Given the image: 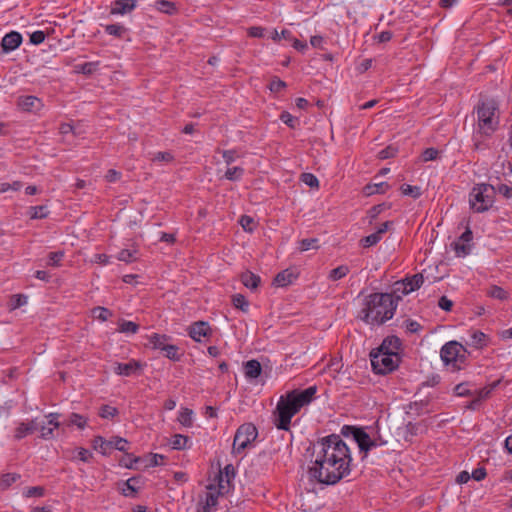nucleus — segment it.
I'll return each mask as SVG.
<instances>
[{"instance_id":"nucleus-42","label":"nucleus","mask_w":512,"mask_h":512,"mask_svg":"<svg viewBox=\"0 0 512 512\" xmlns=\"http://www.w3.org/2000/svg\"><path fill=\"white\" fill-rule=\"evenodd\" d=\"M136 483L137 480L135 478L128 479L121 489L122 494L126 497H133L137 492Z\"/></svg>"},{"instance_id":"nucleus-2","label":"nucleus","mask_w":512,"mask_h":512,"mask_svg":"<svg viewBox=\"0 0 512 512\" xmlns=\"http://www.w3.org/2000/svg\"><path fill=\"white\" fill-rule=\"evenodd\" d=\"M316 392V386H309L304 390L296 389L281 395L273 413L276 428L288 431L292 418L315 399Z\"/></svg>"},{"instance_id":"nucleus-27","label":"nucleus","mask_w":512,"mask_h":512,"mask_svg":"<svg viewBox=\"0 0 512 512\" xmlns=\"http://www.w3.org/2000/svg\"><path fill=\"white\" fill-rule=\"evenodd\" d=\"M193 416V410L185 407L180 409L177 420L182 426L189 428L193 425Z\"/></svg>"},{"instance_id":"nucleus-29","label":"nucleus","mask_w":512,"mask_h":512,"mask_svg":"<svg viewBox=\"0 0 512 512\" xmlns=\"http://www.w3.org/2000/svg\"><path fill=\"white\" fill-rule=\"evenodd\" d=\"M154 7L165 14L173 15L177 12V7L175 3L168 0H157L154 3Z\"/></svg>"},{"instance_id":"nucleus-41","label":"nucleus","mask_w":512,"mask_h":512,"mask_svg":"<svg viewBox=\"0 0 512 512\" xmlns=\"http://www.w3.org/2000/svg\"><path fill=\"white\" fill-rule=\"evenodd\" d=\"M488 296L498 299V300H506L508 298V293L500 286L493 285L487 291Z\"/></svg>"},{"instance_id":"nucleus-11","label":"nucleus","mask_w":512,"mask_h":512,"mask_svg":"<svg viewBox=\"0 0 512 512\" xmlns=\"http://www.w3.org/2000/svg\"><path fill=\"white\" fill-rule=\"evenodd\" d=\"M142 369H143V364L140 361H138L136 359H130L126 363L116 362L114 364L113 371L115 374H117L119 376L129 377V376L140 374Z\"/></svg>"},{"instance_id":"nucleus-5","label":"nucleus","mask_w":512,"mask_h":512,"mask_svg":"<svg viewBox=\"0 0 512 512\" xmlns=\"http://www.w3.org/2000/svg\"><path fill=\"white\" fill-rule=\"evenodd\" d=\"M469 207L474 213H484L495 203L494 185L488 183L475 184L469 192Z\"/></svg>"},{"instance_id":"nucleus-10","label":"nucleus","mask_w":512,"mask_h":512,"mask_svg":"<svg viewBox=\"0 0 512 512\" xmlns=\"http://www.w3.org/2000/svg\"><path fill=\"white\" fill-rule=\"evenodd\" d=\"M424 283V277L422 274H415L412 277L406 278L402 281L395 283V292H400L403 295H407L417 289H419Z\"/></svg>"},{"instance_id":"nucleus-39","label":"nucleus","mask_w":512,"mask_h":512,"mask_svg":"<svg viewBox=\"0 0 512 512\" xmlns=\"http://www.w3.org/2000/svg\"><path fill=\"white\" fill-rule=\"evenodd\" d=\"M20 478L16 473H6L0 477V489L5 490Z\"/></svg>"},{"instance_id":"nucleus-63","label":"nucleus","mask_w":512,"mask_h":512,"mask_svg":"<svg viewBox=\"0 0 512 512\" xmlns=\"http://www.w3.org/2000/svg\"><path fill=\"white\" fill-rule=\"evenodd\" d=\"M222 157L225 163L230 165L237 159L238 155L234 150H224L222 152Z\"/></svg>"},{"instance_id":"nucleus-9","label":"nucleus","mask_w":512,"mask_h":512,"mask_svg":"<svg viewBox=\"0 0 512 512\" xmlns=\"http://www.w3.org/2000/svg\"><path fill=\"white\" fill-rule=\"evenodd\" d=\"M256 427L251 423L242 424L236 431L233 441V452L242 453L257 438Z\"/></svg>"},{"instance_id":"nucleus-12","label":"nucleus","mask_w":512,"mask_h":512,"mask_svg":"<svg viewBox=\"0 0 512 512\" xmlns=\"http://www.w3.org/2000/svg\"><path fill=\"white\" fill-rule=\"evenodd\" d=\"M38 428L39 425L36 419L17 422L16 427L14 429L13 437L15 440L19 441L33 434Z\"/></svg>"},{"instance_id":"nucleus-55","label":"nucleus","mask_w":512,"mask_h":512,"mask_svg":"<svg viewBox=\"0 0 512 512\" xmlns=\"http://www.w3.org/2000/svg\"><path fill=\"white\" fill-rule=\"evenodd\" d=\"M439 151L435 148H427L422 153V160L424 162L433 161L438 158Z\"/></svg>"},{"instance_id":"nucleus-31","label":"nucleus","mask_w":512,"mask_h":512,"mask_svg":"<svg viewBox=\"0 0 512 512\" xmlns=\"http://www.w3.org/2000/svg\"><path fill=\"white\" fill-rule=\"evenodd\" d=\"M64 257L65 252L63 250L50 252L47 256L46 266L58 268L62 265Z\"/></svg>"},{"instance_id":"nucleus-43","label":"nucleus","mask_w":512,"mask_h":512,"mask_svg":"<svg viewBox=\"0 0 512 512\" xmlns=\"http://www.w3.org/2000/svg\"><path fill=\"white\" fill-rule=\"evenodd\" d=\"M92 315L95 319L105 322L109 317H111L112 313L109 309L98 306L92 310Z\"/></svg>"},{"instance_id":"nucleus-4","label":"nucleus","mask_w":512,"mask_h":512,"mask_svg":"<svg viewBox=\"0 0 512 512\" xmlns=\"http://www.w3.org/2000/svg\"><path fill=\"white\" fill-rule=\"evenodd\" d=\"M397 302L392 294L373 293L366 297L361 311L362 320L370 325H380L393 318Z\"/></svg>"},{"instance_id":"nucleus-45","label":"nucleus","mask_w":512,"mask_h":512,"mask_svg":"<svg viewBox=\"0 0 512 512\" xmlns=\"http://www.w3.org/2000/svg\"><path fill=\"white\" fill-rule=\"evenodd\" d=\"M232 303L235 308L240 309L243 312H246L249 307V303L246 300L245 296L242 294H236L232 298Z\"/></svg>"},{"instance_id":"nucleus-14","label":"nucleus","mask_w":512,"mask_h":512,"mask_svg":"<svg viewBox=\"0 0 512 512\" xmlns=\"http://www.w3.org/2000/svg\"><path fill=\"white\" fill-rule=\"evenodd\" d=\"M235 476V470L233 465L228 464L224 467L223 471H220L218 475V494L227 493L230 489V482Z\"/></svg>"},{"instance_id":"nucleus-52","label":"nucleus","mask_w":512,"mask_h":512,"mask_svg":"<svg viewBox=\"0 0 512 512\" xmlns=\"http://www.w3.org/2000/svg\"><path fill=\"white\" fill-rule=\"evenodd\" d=\"M45 494V490L43 487L41 486H33V487H29L27 488L24 492H23V495L24 497L26 498H31V497H42L44 496Z\"/></svg>"},{"instance_id":"nucleus-13","label":"nucleus","mask_w":512,"mask_h":512,"mask_svg":"<svg viewBox=\"0 0 512 512\" xmlns=\"http://www.w3.org/2000/svg\"><path fill=\"white\" fill-rule=\"evenodd\" d=\"M189 336L196 342H201L203 338L211 336L212 330L207 322L198 321L188 328Z\"/></svg>"},{"instance_id":"nucleus-46","label":"nucleus","mask_w":512,"mask_h":512,"mask_svg":"<svg viewBox=\"0 0 512 512\" xmlns=\"http://www.w3.org/2000/svg\"><path fill=\"white\" fill-rule=\"evenodd\" d=\"M310 249H318V239L316 238H308L302 239L299 242V250L304 252Z\"/></svg>"},{"instance_id":"nucleus-51","label":"nucleus","mask_w":512,"mask_h":512,"mask_svg":"<svg viewBox=\"0 0 512 512\" xmlns=\"http://www.w3.org/2000/svg\"><path fill=\"white\" fill-rule=\"evenodd\" d=\"M454 392L457 396L465 397L472 396L473 390L470 389V385L468 383H460L455 386Z\"/></svg>"},{"instance_id":"nucleus-6","label":"nucleus","mask_w":512,"mask_h":512,"mask_svg":"<svg viewBox=\"0 0 512 512\" xmlns=\"http://www.w3.org/2000/svg\"><path fill=\"white\" fill-rule=\"evenodd\" d=\"M468 354L466 347L457 341L445 343L440 350L444 365L453 371L461 370L466 366Z\"/></svg>"},{"instance_id":"nucleus-16","label":"nucleus","mask_w":512,"mask_h":512,"mask_svg":"<svg viewBox=\"0 0 512 512\" xmlns=\"http://www.w3.org/2000/svg\"><path fill=\"white\" fill-rule=\"evenodd\" d=\"M17 104L21 110L27 112H37L43 107L42 100L33 95L19 97Z\"/></svg>"},{"instance_id":"nucleus-60","label":"nucleus","mask_w":512,"mask_h":512,"mask_svg":"<svg viewBox=\"0 0 512 512\" xmlns=\"http://www.w3.org/2000/svg\"><path fill=\"white\" fill-rule=\"evenodd\" d=\"M21 187H22V184L19 181H14L12 184L1 183L0 184V193H5L8 190L18 191Z\"/></svg>"},{"instance_id":"nucleus-23","label":"nucleus","mask_w":512,"mask_h":512,"mask_svg":"<svg viewBox=\"0 0 512 512\" xmlns=\"http://www.w3.org/2000/svg\"><path fill=\"white\" fill-rule=\"evenodd\" d=\"M296 279L294 273L290 270H284L279 272L274 278V285L278 287H284L291 284Z\"/></svg>"},{"instance_id":"nucleus-20","label":"nucleus","mask_w":512,"mask_h":512,"mask_svg":"<svg viewBox=\"0 0 512 512\" xmlns=\"http://www.w3.org/2000/svg\"><path fill=\"white\" fill-rule=\"evenodd\" d=\"M401 349V341L396 336H389L385 338L376 350L380 352L393 353V355H399Z\"/></svg>"},{"instance_id":"nucleus-64","label":"nucleus","mask_w":512,"mask_h":512,"mask_svg":"<svg viewBox=\"0 0 512 512\" xmlns=\"http://www.w3.org/2000/svg\"><path fill=\"white\" fill-rule=\"evenodd\" d=\"M76 457L82 462H89L92 458V453L85 448H79L77 449Z\"/></svg>"},{"instance_id":"nucleus-37","label":"nucleus","mask_w":512,"mask_h":512,"mask_svg":"<svg viewBox=\"0 0 512 512\" xmlns=\"http://www.w3.org/2000/svg\"><path fill=\"white\" fill-rule=\"evenodd\" d=\"M126 31H127L126 27L119 23L108 24L105 26V32L108 35L119 37V38L122 37Z\"/></svg>"},{"instance_id":"nucleus-54","label":"nucleus","mask_w":512,"mask_h":512,"mask_svg":"<svg viewBox=\"0 0 512 512\" xmlns=\"http://www.w3.org/2000/svg\"><path fill=\"white\" fill-rule=\"evenodd\" d=\"M118 410L115 407L104 405L100 408L99 415L104 419L112 418L117 415Z\"/></svg>"},{"instance_id":"nucleus-25","label":"nucleus","mask_w":512,"mask_h":512,"mask_svg":"<svg viewBox=\"0 0 512 512\" xmlns=\"http://www.w3.org/2000/svg\"><path fill=\"white\" fill-rule=\"evenodd\" d=\"M241 282L248 289L255 290L260 283V277L250 271H247L241 275Z\"/></svg>"},{"instance_id":"nucleus-19","label":"nucleus","mask_w":512,"mask_h":512,"mask_svg":"<svg viewBox=\"0 0 512 512\" xmlns=\"http://www.w3.org/2000/svg\"><path fill=\"white\" fill-rule=\"evenodd\" d=\"M137 6L136 0H115L112 3L110 13L113 15H124L133 11Z\"/></svg>"},{"instance_id":"nucleus-58","label":"nucleus","mask_w":512,"mask_h":512,"mask_svg":"<svg viewBox=\"0 0 512 512\" xmlns=\"http://www.w3.org/2000/svg\"><path fill=\"white\" fill-rule=\"evenodd\" d=\"M286 87V83L279 78H273L269 84V89L272 92H280Z\"/></svg>"},{"instance_id":"nucleus-30","label":"nucleus","mask_w":512,"mask_h":512,"mask_svg":"<svg viewBox=\"0 0 512 512\" xmlns=\"http://www.w3.org/2000/svg\"><path fill=\"white\" fill-rule=\"evenodd\" d=\"M28 215L30 219L36 220V219H44L48 217L49 210L46 205H39V206H31L28 209Z\"/></svg>"},{"instance_id":"nucleus-36","label":"nucleus","mask_w":512,"mask_h":512,"mask_svg":"<svg viewBox=\"0 0 512 512\" xmlns=\"http://www.w3.org/2000/svg\"><path fill=\"white\" fill-rule=\"evenodd\" d=\"M494 190L495 195L498 194L507 200L512 199V185L508 183H499L494 186Z\"/></svg>"},{"instance_id":"nucleus-40","label":"nucleus","mask_w":512,"mask_h":512,"mask_svg":"<svg viewBox=\"0 0 512 512\" xmlns=\"http://www.w3.org/2000/svg\"><path fill=\"white\" fill-rule=\"evenodd\" d=\"M400 190L404 195L410 196L413 199L419 198L422 194L421 188L419 186H412L409 184H403L400 187Z\"/></svg>"},{"instance_id":"nucleus-49","label":"nucleus","mask_w":512,"mask_h":512,"mask_svg":"<svg viewBox=\"0 0 512 512\" xmlns=\"http://www.w3.org/2000/svg\"><path fill=\"white\" fill-rule=\"evenodd\" d=\"M301 180L304 184L311 188H318L319 187V180L318 178L312 174V173H303L301 175Z\"/></svg>"},{"instance_id":"nucleus-53","label":"nucleus","mask_w":512,"mask_h":512,"mask_svg":"<svg viewBox=\"0 0 512 512\" xmlns=\"http://www.w3.org/2000/svg\"><path fill=\"white\" fill-rule=\"evenodd\" d=\"M239 223L247 232H252L254 230V219L248 215L241 216Z\"/></svg>"},{"instance_id":"nucleus-1","label":"nucleus","mask_w":512,"mask_h":512,"mask_svg":"<svg viewBox=\"0 0 512 512\" xmlns=\"http://www.w3.org/2000/svg\"><path fill=\"white\" fill-rule=\"evenodd\" d=\"M352 457L339 435L331 434L312 444L309 476L320 484L334 485L351 472Z\"/></svg>"},{"instance_id":"nucleus-50","label":"nucleus","mask_w":512,"mask_h":512,"mask_svg":"<svg viewBox=\"0 0 512 512\" xmlns=\"http://www.w3.org/2000/svg\"><path fill=\"white\" fill-rule=\"evenodd\" d=\"M110 447H113L119 451H126L128 449V441L121 437H114L110 441Z\"/></svg>"},{"instance_id":"nucleus-22","label":"nucleus","mask_w":512,"mask_h":512,"mask_svg":"<svg viewBox=\"0 0 512 512\" xmlns=\"http://www.w3.org/2000/svg\"><path fill=\"white\" fill-rule=\"evenodd\" d=\"M170 445L175 450H184L191 447L192 441L188 436L175 434L170 439Z\"/></svg>"},{"instance_id":"nucleus-48","label":"nucleus","mask_w":512,"mask_h":512,"mask_svg":"<svg viewBox=\"0 0 512 512\" xmlns=\"http://www.w3.org/2000/svg\"><path fill=\"white\" fill-rule=\"evenodd\" d=\"M162 351L165 352V356L170 360L177 361L180 358L178 354V347L176 345L167 343Z\"/></svg>"},{"instance_id":"nucleus-61","label":"nucleus","mask_w":512,"mask_h":512,"mask_svg":"<svg viewBox=\"0 0 512 512\" xmlns=\"http://www.w3.org/2000/svg\"><path fill=\"white\" fill-rule=\"evenodd\" d=\"M280 119L283 123H285L287 126L294 128L295 124L297 122V119L291 115L289 112H283L280 115Z\"/></svg>"},{"instance_id":"nucleus-17","label":"nucleus","mask_w":512,"mask_h":512,"mask_svg":"<svg viewBox=\"0 0 512 512\" xmlns=\"http://www.w3.org/2000/svg\"><path fill=\"white\" fill-rule=\"evenodd\" d=\"M391 225H392V222H390V221H386V222L382 223L376 232H374L366 237H363L360 240L361 246L364 248H369V247L376 245L382 239V235L387 232V230L389 229V227Z\"/></svg>"},{"instance_id":"nucleus-62","label":"nucleus","mask_w":512,"mask_h":512,"mask_svg":"<svg viewBox=\"0 0 512 512\" xmlns=\"http://www.w3.org/2000/svg\"><path fill=\"white\" fill-rule=\"evenodd\" d=\"M265 28L261 26H252L248 28L247 33L253 38H262L264 36Z\"/></svg>"},{"instance_id":"nucleus-57","label":"nucleus","mask_w":512,"mask_h":512,"mask_svg":"<svg viewBox=\"0 0 512 512\" xmlns=\"http://www.w3.org/2000/svg\"><path fill=\"white\" fill-rule=\"evenodd\" d=\"M271 38L274 41H280L282 38L286 40H292V33L287 29L282 30L281 33L274 29L271 33Z\"/></svg>"},{"instance_id":"nucleus-24","label":"nucleus","mask_w":512,"mask_h":512,"mask_svg":"<svg viewBox=\"0 0 512 512\" xmlns=\"http://www.w3.org/2000/svg\"><path fill=\"white\" fill-rule=\"evenodd\" d=\"M245 376L250 379H255L260 376L262 368L257 360H249L244 365Z\"/></svg>"},{"instance_id":"nucleus-28","label":"nucleus","mask_w":512,"mask_h":512,"mask_svg":"<svg viewBox=\"0 0 512 512\" xmlns=\"http://www.w3.org/2000/svg\"><path fill=\"white\" fill-rule=\"evenodd\" d=\"M148 339L151 348L162 350L164 346L168 343L169 337L166 335L153 333L148 337Z\"/></svg>"},{"instance_id":"nucleus-21","label":"nucleus","mask_w":512,"mask_h":512,"mask_svg":"<svg viewBox=\"0 0 512 512\" xmlns=\"http://www.w3.org/2000/svg\"><path fill=\"white\" fill-rule=\"evenodd\" d=\"M500 382H501V380H496V381H493V382L487 384L486 386H484L481 389L473 390L472 397H475L480 402L488 399L490 397V395L492 394V392L499 386Z\"/></svg>"},{"instance_id":"nucleus-26","label":"nucleus","mask_w":512,"mask_h":512,"mask_svg":"<svg viewBox=\"0 0 512 512\" xmlns=\"http://www.w3.org/2000/svg\"><path fill=\"white\" fill-rule=\"evenodd\" d=\"M117 259L125 263H132L138 259V249L136 247L122 249L118 253Z\"/></svg>"},{"instance_id":"nucleus-15","label":"nucleus","mask_w":512,"mask_h":512,"mask_svg":"<svg viewBox=\"0 0 512 512\" xmlns=\"http://www.w3.org/2000/svg\"><path fill=\"white\" fill-rule=\"evenodd\" d=\"M22 35L17 31L7 33L1 40L0 46L3 53L16 50L22 43Z\"/></svg>"},{"instance_id":"nucleus-33","label":"nucleus","mask_w":512,"mask_h":512,"mask_svg":"<svg viewBox=\"0 0 512 512\" xmlns=\"http://www.w3.org/2000/svg\"><path fill=\"white\" fill-rule=\"evenodd\" d=\"M139 330V325L133 321L122 320L118 324V331L125 334H136Z\"/></svg>"},{"instance_id":"nucleus-38","label":"nucleus","mask_w":512,"mask_h":512,"mask_svg":"<svg viewBox=\"0 0 512 512\" xmlns=\"http://www.w3.org/2000/svg\"><path fill=\"white\" fill-rule=\"evenodd\" d=\"M244 175V169L242 167L236 166L228 168L225 172L224 177L230 181H239Z\"/></svg>"},{"instance_id":"nucleus-35","label":"nucleus","mask_w":512,"mask_h":512,"mask_svg":"<svg viewBox=\"0 0 512 512\" xmlns=\"http://www.w3.org/2000/svg\"><path fill=\"white\" fill-rule=\"evenodd\" d=\"M349 271L350 269L347 265H340L330 271L328 278L332 281H337L344 278Z\"/></svg>"},{"instance_id":"nucleus-3","label":"nucleus","mask_w":512,"mask_h":512,"mask_svg":"<svg viewBox=\"0 0 512 512\" xmlns=\"http://www.w3.org/2000/svg\"><path fill=\"white\" fill-rule=\"evenodd\" d=\"M474 110L476 123L472 135L473 146L476 150H483L487 147L486 140L490 139L499 128V109L494 100L487 99L480 101Z\"/></svg>"},{"instance_id":"nucleus-34","label":"nucleus","mask_w":512,"mask_h":512,"mask_svg":"<svg viewBox=\"0 0 512 512\" xmlns=\"http://www.w3.org/2000/svg\"><path fill=\"white\" fill-rule=\"evenodd\" d=\"M67 424L69 426H76L78 429L83 430L87 425V418L78 413H71Z\"/></svg>"},{"instance_id":"nucleus-47","label":"nucleus","mask_w":512,"mask_h":512,"mask_svg":"<svg viewBox=\"0 0 512 512\" xmlns=\"http://www.w3.org/2000/svg\"><path fill=\"white\" fill-rule=\"evenodd\" d=\"M27 300V296L23 294H15L11 297L10 308L15 310L21 306H24L27 304Z\"/></svg>"},{"instance_id":"nucleus-32","label":"nucleus","mask_w":512,"mask_h":512,"mask_svg":"<svg viewBox=\"0 0 512 512\" xmlns=\"http://www.w3.org/2000/svg\"><path fill=\"white\" fill-rule=\"evenodd\" d=\"M389 187L386 182L372 183L364 187V193L368 196L376 193H385Z\"/></svg>"},{"instance_id":"nucleus-59","label":"nucleus","mask_w":512,"mask_h":512,"mask_svg":"<svg viewBox=\"0 0 512 512\" xmlns=\"http://www.w3.org/2000/svg\"><path fill=\"white\" fill-rule=\"evenodd\" d=\"M45 33L41 30H37V31H34L31 35H30V42L33 44V45H39L41 43L44 42L45 40Z\"/></svg>"},{"instance_id":"nucleus-56","label":"nucleus","mask_w":512,"mask_h":512,"mask_svg":"<svg viewBox=\"0 0 512 512\" xmlns=\"http://www.w3.org/2000/svg\"><path fill=\"white\" fill-rule=\"evenodd\" d=\"M153 162H166L169 163L173 160V155L170 152H157L153 155Z\"/></svg>"},{"instance_id":"nucleus-8","label":"nucleus","mask_w":512,"mask_h":512,"mask_svg":"<svg viewBox=\"0 0 512 512\" xmlns=\"http://www.w3.org/2000/svg\"><path fill=\"white\" fill-rule=\"evenodd\" d=\"M343 433L346 431H350L353 440L357 443L359 450L364 452L365 455L373 448L383 446L386 444V441L373 439L371 436L363 429L352 426H344L342 428Z\"/></svg>"},{"instance_id":"nucleus-7","label":"nucleus","mask_w":512,"mask_h":512,"mask_svg":"<svg viewBox=\"0 0 512 512\" xmlns=\"http://www.w3.org/2000/svg\"><path fill=\"white\" fill-rule=\"evenodd\" d=\"M371 365L376 374L385 375L394 371L400 363V356L393 353L373 350L370 353Z\"/></svg>"},{"instance_id":"nucleus-18","label":"nucleus","mask_w":512,"mask_h":512,"mask_svg":"<svg viewBox=\"0 0 512 512\" xmlns=\"http://www.w3.org/2000/svg\"><path fill=\"white\" fill-rule=\"evenodd\" d=\"M469 339L466 344L475 349H483L489 344V337L479 330L471 329L468 331Z\"/></svg>"},{"instance_id":"nucleus-44","label":"nucleus","mask_w":512,"mask_h":512,"mask_svg":"<svg viewBox=\"0 0 512 512\" xmlns=\"http://www.w3.org/2000/svg\"><path fill=\"white\" fill-rule=\"evenodd\" d=\"M452 246L457 257H465L470 253V245L467 243L455 241Z\"/></svg>"}]
</instances>
